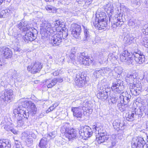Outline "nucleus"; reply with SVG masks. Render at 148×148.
<instances>
[{
    "mask_svg": "<svg viewBox=\"0 0 148 148\" xmlns=\"http://www.w3.org/2000/svg\"><path fill=\"white\" fill-rule=\"evenodd\" d=\"M13 49L15 51H18L20 52L21 49H20L19 46L17 45H14L13 47Z\"/></svg>",
    "mask_w": 148,
    "mask_h": 148,
    "instance_id": "54",
    "label": "nucleus"
},
{
    "mask_svg": "<svg viewBox=\"0 0 148 148\" xmlns=\"http://www.w3.org/2000/svg\"><path fill=\"white\" fill-rule=\"evenodd\" d=\"M62 36V34H57L56 32L52 35H50L48 38L50 40V43L53 46H59L61 44L63 40Z\"/></svg>",
    "mask_w": 148,
    "mask_h": 148,
    "instance_id": "5",
    "label": "nucleus"
},
{
    "mask_svg": "<svg viewBox=\"0 0 148 148\" xmlns=\"http://www.w3.org/2000/svg\"><path fill=\"white\" fill-rule=\"evenodd\" d=\"M42 67L41 64L39 62H36L32 63L27 67L28 71L32 73H34L39 71Z\"/></svg>",
    "mask_w": 148,
    "mask_h": 148,
    "instance_id": "12",
    "label": "nucleus"
},
{
    "mask_svg": "<svg viewBox=\"0 0 148 148\" xmlns=\"http://www.w3.org/2000/svg\"><path fill=\"white\" fill-rule=\"evenodd\" d=\"M119 127L118 128L119 129H122L123 128V126L124 124L122 123H121L120 122V123H119Z\"/></svg>",
    "mask_w": 148,
    "mask_h": 148,
    "instance_id": "62",
    "label": "nucleus"
},
{
    "mask_svg": "<svg viewBox=\"0 0 148 148\" xmlns=\"http://www.w3.org/2000/svg\"><path fill=\"white\" fill-rule=\"evenodd\" d=\"M134 45H135V47H134V48H133V51H132V55H133V53L135 51L136 52V51L137 53H138V51H138V47L137 46H136V44H134ZM136 46H137V45H136Z\"/></svg>",
    "mask_w": 148,
    "mask_h": 148,
    "instance_id": "57",
    "label": "nucleus"
},
{
    "mask_svg": "<svg viewBox=\"0 0 148 148\" xmlns=\"http://www.w3.org/2000/svg\"><path fill=\"white\" fill-rule=\"evenodd\" d=\"M72 35L76 38H77L81 32V29L80 25L77 24L71 25L70 29Z\"/></svg>",
    "mask_w": 148,
    "mask_h": 148,
    "instance_id": "11",
    "label": "nucleus"
},
{
    "mask_svg": "<svg viewBox=\"0 0 148 148\" xmlns=\"http://www.w3.org/2000/svg\"><path fill=\"white\" fill-rule=\"evenodd\" d=\"M133 84L132 86V88H136V89H139L141 90L142 89V86L140 83H139L138 82V83H137L136 84V83Z\"/></svg>",
    "mask_w": 148,
    "mask_h": 148,
    "instance_id": "47",
    "label": "nucleus"
},
{
    "mask_svg": "<svg viewBox=\"0 0 148 148\" xmlns=\"http://www.w3.org/2000/svg\"><path fill=\"white\" fill-rule=\"evenodd\" d=\"M36 137L35 134L32 132H29V133L27 132V136H26V140H25V141L26 143H27L28 144H30L32 143L33 142L31 137H32L34 138H35Z\"/></svg>",
    "mask_w": 148,
    "mask_h": 148,
    "instance_id": "29",
    "label": "nucleus"
},
{
    "mask_svg": "<svg viewBox=\"0 0 148 148\" xmlns=\"http://www.w3.org/2000/svg\"><path fill=\"white\" fill-rule=\"evenodd\" d=\"M111 141L112 146V147L115 145L116 142V140L115 135H113L110 138Z\"/></svg>",
    "mask_w": 148,
    "mask_h": 148,
    "instance_id": "46",
    "label": "nucleus"
},
{
    "mask_svg": "<svg viewBox=\"0 0 148 148\" xmlns=\"http://www.w3.org/2000/svg\"><path fill=\"white\" fill-rule=\"evenodd\" d=\"M92 61L89 58L88 56H85L82 64L86 65H89L92 63Z\"/></svg>",
    "mask_w": 148,
    "mask_h": 148,
    "instance_id": "34",
    "label": "nucleus"
},
{
    "mask_svg": "<svg viewBox=\"0 0 148 148\" xmlns=\"http://www.w3.org/2000/svg\"><path fill=\"white\" fill-rule=\"evenodd\" d=\"M55 132H53L50 134H47V138L49 140L50 138H54L55 137Z\"/></svg>",
    "mask_w": 148,
    "mask_h": 148,
    "instance_id": "50",
    "label": "nucleus"
},
{
    "mask_svg": "<svg viewBox=\"0 0 148 148\" xmlns=\"http://www.w3.org/2000/svg\"><path fill=\"white\" fill-rule=\"evenodd\" d=\"M8 10H9L8 11L9 12V14H10L11 13H13L14 11V8H12V7H9V8L7 9Z\"/></svg>",
    "mask_w": 148,
    "mask_h": 148,
    "instance_id": "58",
    "label": "nucleus"
},
{
    "mask_svg": "<svg viewBox=\"0 0 148 148\" xmlns=\"http://www.w3.org/2000/svg\"><path fill=\"white\" fill-rule=\"evenodd\" d=\"M60 70H56L55 72H53L52 74L54 76L58 75L60 73Z\"/></svg>",
    "mask_w": 148,
    "mask_h": 148,
    "instance_id": "59",
    "label": "nucleus"
},
{
    "mask_svg": "<svg viewBox=\"0 0 148 148\" xmlns=\"http://www.w3.org/2000/svg\"><path fill=\"white\" fill-rule=\"evenodd\" d=\"M18 27L19 29L23 32L30 29L33 30L32 28L29 27L27 22L26 21H21L18 24Z\"/></svg>",
    "mask_w": 148,
    "mask_h": 148,
    "instance_id": "19",
    "label": "nucleus"
},
{
    "mask_svg": "<svg viewBox=\"0 0 148 148\" xmlns=\"http://www.w3.org/2000/svg\"><path fill=\"white\" fill-rule=\"evenodd\" d=\"M17 114H18L17 116V119L18 120L17 123L18 125L21 126L24 124V122L22 120L24 118L27 119L29 116V113H26V114L22 113H18L17 112Z\"/></svg>",
    "mask_w": 148,
    "mask_h": 148,
    "instance_id": "21",
    "label": "nucleus"
},
{
    "mask_svg": "<svg viewBox=\"0 0 148 148\" xmlns=\"http://www.w3.org/2000/svg\"><path fill=\"white\" fill-rule=\"evenodd\" d=\"M140 52L138 51V53L135 51L133 53V56L135 58V60L137 63L141 64L143 63L145 60V56L143 55L140 54Z\"/></svg>",
    "mask_w": 148,
    "mask_h": 148,
    "instance_id": "17",
    "label": "nucleus"
},
{
    "mask_svg": "<svg viewBox=\"0 0 148 148\" xmlns=\"http://www.w3.org/2000/svg\"><path fill=\"white\" fill-rule=\"evenodd\" d=\"M142 31L143 34H148V24H146L143 26Z\"/></svg>",
    "mask_w": 148,
    "mask_h": 148,
    "instance_id": "43",
    "label": "nucleus"
},
{
    "mask_svg": "<svg viewBox=\"0 0 148 148\" xmlns=\"http://www.w3.org/2000/svg\"><path fill=\"white\" fill-rule=\"evenodd\" d=\"M8 11H9V10H8L7 9L3 10L1 11L3 18H6L8 16L9 14Z\"/></svg>",
    "mask_w": 148,
    "mask_h": 148,
    "instance_id": "48",
    "label": "nucleus"
},
{
    "mask_svg": "<svg viewBox=\"0 0 148 148\" xmlns=\"http://www.w3.org/2000/svg\"><path fill=\"white\" fill-rule=\"evenodd\" d=\"M32 102L30 101L27 100L22 101L21 103V105H20L18 106L17 109L14 111V113L17 111L18 113H22L24 114H26L27 112L29 113L28 111L27 110V108L30 106L31 104H32Z\"/></svg>",
    "mask_w": 148,
    "mask_h": 148,
    "instance_id": "8",
    "label": "nucleus"
},
{
    "mask_svg": "<svg viewBox=\"0 0 148 148\" xmlns=\"http://www.w3.org/2000/svg\"><path fill=\"white\" fill-rule=\"evenodd\" d=\"M136 76L134 73L128 74L125 77V79L127 82L131 84H134L136 80Z\"/></svg>",
    "mask_w": 148,
    "mask_h": 148,
    "instance_id": "23",
    "label": "nucleus"
},
{
    "mask_svg": "<svg viewBox=\"0 0 148 148\" xmlns=\"http://www.w3.org/2000/svg\"><path fill=\"white\" fill-rule=\"evenodd\" d=\"M56 106H57L54 104L53 105V106H51L49 108L48 110H47L46 112L47 113L51 111H52L56 107Z\"/></svg>",
    "mask_w": 148,
    "mask_h": 148,
    "instance_id": "53",
    "label": "nucleus"
},
{
    "mask_svg": "<svg viewBox=\"0 0 148 148\" xmlns=\"http://www.w3.org/2000/svg\"><path fill=\"white\" fill-rule=\"evenodd\" d=\"M34 31L36 30L34 29ZM33 30L30 29L27 31L26 34L24 37L23 39L26 42H28L29 41H32L35 40L36 38V34H34Z\"/></svg>",
    "mask_w": 148,
    "mask_h": 148,
    "instance_id": "15",
    "label": "nucleus"
},
{
    "mask_svg": "<svg viewBox=\"0 0 148 148\" xmlns=\"http://www.w3.org/2000/svg\"><path fill=\"white\" fill-rule=\"evenodd\" d=\"M118 58V56L115 55L113 53H110L108 56V58H107L108 60H110L112 59L113 60H116Z\"/></svg>",
    "mask_w": 148,
    "mask_h": 148,
    "instance_id": "39",
    "label": "nucleus"
},
{
    "mask_svg": "<svg viewBox=\"0 0 148 148\" xmlns=\"http://www.w3.org/2000/svg\"><path fill=\"white\" fill-rule=\"evenodd\" d=\"M75 82L76 85L79 87H83L86 82V77L84 75L79 73L76 75Z\"/></svg>",
    "mask_w": 148,
    "mask_h": 148,
    "instance_id": "10",
    "label": "nucleus"
},
{
    "mask_svg": "<svg viewBox=\"0 0 148 148\" xmlns=\"http://www.w3.org/2000/svg\"><path fill=\"white\" fill-rule=\"evenodd\" d=\"M136 117L135 115L134 114V112L132 111L131 112H129L128 114H127L126 116V119L129 121H132L134 120V118Z\"/></svg>",
    "mask_w": 148,
    "mask_h": 148,
    "instance_id": "32",
    "label": "nucleus"
},
{
    "mask_svg": "<svg viewBox=\"0 0 148 148\" xmlns=\"http://www.w3.org/2000/svg\"><path fill=\"white\" fill-rule=\"evenodd\" d=\"M92 129L88 126L81 127L79 131V134L82 137L88 138L90 137L92 134Z\"/></svg>",
    "mask_w": 148,
    "mask_h": 148,
    "instance_id": "13",
    "label": "nucleus"
},
{
    "mask_svg": "<svg viewBox=\"0 0 148 148\" xmlns=\"http://www.w3.org/2000/svg\"><path fill=\"white\" fill-rule=\"evenodd\" d=\"M65 23L58 20L54 22L52 25L48 21H42L41 24L40 33L41 38L44 40L48 39L50 35L57 32H61L66 29Z\"/></svg>",
    "mask_w": 148,
    "mask_h": 148,
    "instance_id": "1",
    "label": "nucleus"
},
{
    "mask_svg": "<svg viewBox=\"0 0 148 148\" xmlns=\"http://www.w3.org/2000/svg\"><path fill=\"white\" fill-rule=\"evenodd\" d=\"M83 26L84 29V38H85L84 40H88L90 36V34L88 30L86 28H85V27L83 25Z\"/></svg>",
    "mask_w": 148,
    "mask_h": 148,
    "instance_id": "37",
    "label": "nucleus"
},
{
    "mask_svg": "<svg viewBox=\"0 0 148 148\" xmlns=\"http://www.w3.org/2000/svg\"><path fill=\"white\" fill-rule=\"evenodd\" d=\"M93 74L97 77H98L100 75H103L102 69L97 70L94 72Z\"/></svg>",
    "mask_w": 148,
    "mask_h": 148,
    "instance_id": "38",
    "label": "nucleus"
},
{
    "mask_svg": "<svg viewBox=\"0 0 148 148\" xmlns=\"http://www.w3.org/2000/svg\"><path fill=\"white\" fill-rule=\"evenodd\" d=\"M56 79L54 78L51 80L50 82L48 83V82H49V81L47 79L45 82L48 84L47 85L48 88H51L54 86L56 84Z\"/></svg>",
    "mask_w": 148,
    "mask_h": 148,
    "instance_id": "33",
    "label": "nucleus"
},
{
    "mask_svg": "<svg viewBox=\"0 0 148 148\" xmlns=\"http://www.w3.org/2000/svg\"><path fill=\"white\" fill-rule=\"evenodd\" d=\"M130 54V53L128 52V51L125 50L123 51L121 54L126 57H128V56H131Z\"/></svg>",
    "mask_w": 148,
    "mask_h": 148,
    "instance_id": "56",
    "label": "nucleus"
},
{
    "mask_svg": "<svg viewBox=\"0 0 148 148\" xmlns=\"http://www.w3.org/2000/svg\"><path fill=\"white\" fill-rule=\"evenodd\" d=\"M54 7L50 5H48L45 7L46 10L49 13L52 12L53 10H54Z\"/></svg>",
    "mask_w": 148,
    "mask_h": 148,
    "instance_id": "49",
    "label": "nucleus"
},
{
    "mask_svg": "<svg viewBox=\"0 0 148 148\" xmlns=\"http://www.w3.org/2000/svg\"><path fill=\"white\" fill-rule=\"evenodd\" d=\"M145 143V141L143 138H134L132 142V146L133 148H143Z\"/></svg>",
    "mask_w": 148,
    "mask_h": 148,
    "instance_id": "9",
    "label": "nucleus"
},
{
    "mask_svg": "<svg viewBox=\"0 0 148 148\" xmlns=\"http://www.w3.org/2000/svg\"><path fill=\"white\" fill-rule=\"evenodd\" d=\"M56 83L58 82H62L63 81V79L61 78H59L57 79L56 78Z\"/></svg>",
    "mask_w": 148,
    "mask_h": 148,
    "instance_id": "63",
    "label": "nucleus"
},
{
    "mask_svg": "<svg viewBox=\"0 0 148 148\" xmlns=\"http://www.w3.org/2000/svg\"><path fill=\"white\" fill-rule=\"evenodd\" d=\"M134 62V60L131 55L128 56L125 62L127 64L130 65L133 64Z\"/></svg>",
    "mask_w": 148,
    "mask_h": 148,
    "instance_id": "40",
    "label": "nucleus"
},
{
    "mask_svg": "<svg viewBox=\"0 0 148 148\" xmlns=\"http://www.w3.org/2000/svg\"><path fill=\"white\" fill-rule=\"evenodd\" d=\"M10 131L12 132L14 134H17V131L13 129V127H12V130H11Z\"/></svg>",
    "mask_w": 148,
    "mask_h": 148,
    "instance_id": "61",
    "label": "nucleus"
},
{
    "mask_svg": "<svg viewBox=\"0 0 148 148\" xmlns=\"http://www.w3.org/2000/svg\"><path fill=\"white\" fill-rule=\"evenodd\" d=\"M134 39V37L132 34H129L125 36L123 39L124 43L127 45H130Z\"/></svg>",
    "mask_w": 148,
    "mask_h": 148,
    "instance_id": "25",
    "label": "nucleus"
},
{
    "mask_svg": "<svg viewBox=\"0 0 148 148\" xmlns=\"http://www.w3.org/2000/svg\"><path fill=\"white\" fill-rule=\"evenodd\" d=\"M108 18L104 13L99 14V17L96 18L93 24L98 29H105L107 25Z\"/></svg>",
    "mask_w": 148,
    "mask_h": 148,
    "instance_id": "3",
    "label": "nucleus"
},
{
    "mask_svg": "<svg viewBox=\"0 0 148 148\" xmlns=\"http://www.w3.org/2000/svg\"><path fill=\"white\" fill-rule=\"evenodd\" d=\"M27 136V133H26L25 132L21 134V139L25 141V140H26Z\"/></svg>",
    "mask_w": 148,
    "mask_h": 148,
    "instance_id": "52",
    "label": "nucleus"
},
{
    "mask_svg": "<svg viewBox=\"0 0 148 148\" xmlns=\"http://www.w3.org/2000/svg\"><path fill=\"white\" fill-rule=\"evenodd\" d=\"M14 97L13 91L11 89H6L2 91L0 96V99L4 101L10 102Z\"/></svg>",
    "mask_w": 148,
    "mask_h": 148,
    "instance_id": "6",
    "label": "nucleus"
},
{
    "mask_svg": "<svg viewBox=\"0 0 148 148\" xmlns=\"http://www.w3.org/2000/svg\"><path fill=\"white\" fill-rule=\"evenodd\" d=\"M105 10L107 14L110 16H111L113 12V9L112 5L110 3H108L105 7Z\"/></svg>",
    "mask_w": 148,
    "mask_h": 148,
    "instance_id": "27",
    "label": "nucleus"
},
{
    "mask_svg": "<svg viewBox=\"0 0 148 148\" xmlns=\"http://www.w3.org/2000/svg\"><path fill=\"white\" fill-rule=\"evenodd\" d=\"M84 106H80L77 107H72L71 111L73 112V116L77 118H81L82 116V112L84 110Z\"/></svg>",
    "mask_w": 148,
    "mask_h": 148,
    "instance_id": "14",
    "label": "nucleus"
},
{
    "mask_svg": "<svg viewBox=\"0 0 148 148\" xmlns=\"http://www.w3.org/2000/svg\"><path fill=\"white\" fill-rule=\"evenodd\" d=\"M120 120L119 119L115 120L113 122V126L114 129H116L119 127Z\"/></svg>",
    "mask_w": 148,
    "mask_h": 148,
    "instance_id": "42",
    "label": "nucleus"
},
{
    "mask_svg": "<svg viewBox=\"0 0 148 148\" xmlns=\"http://www.w3.org/2000/svg\"><path fill=\"white\" fill-rule=\"evenodd\" d=\"M96 139L99 144H101L107 141L108 137V136H104L103 137H99V134L96 135Z\"/></svg>",
    "mask_w": 148,
    "mask_h": 148,
    "instance_id": "31",
    "label": "nucleus"
},
{
    "mask_svg": "<svg viewBox=\"0 0 148 148\" xmlns=\"http://www.w3.org/2000/svg\"><path fill=\"white\" fill-rule=\"evenodd\" d=\"M128 24L129 26H132L135 24L134 21L133 19H130L129 20Z\"/></svg>",
    "mask_w": 148,
    "mask_h": 148,
    "instance_id": "55",
    "label": "nucleus"
},
{
    "mask_svg": "<svg viewBox=\"0 0 148 148\" xmlns=\"http://www.w3.org/2000/svg\"><path fill=\"white\" fill-rule=\"evenodd\" d=\"M111 100H112L111 101H112V102L113 103H115L117 101L116 99H114V98H113Z\"/></svg>",
    "mask_w": 148,
    "mask_h": 148,
    "instance_id": "64",
    "label": "nucleus"
},
{
    "mask_svg": "<svg viewBox=\"0 0 148 148\" xmlns=\"http://www.w3.org/2000/svg\"><path fill=\"white\" fill-rule=\"evenodd\" d=\"M17 114H18L17 116V119L18 120L17 123L18 125L21 126L24 124V122L22 120L24 118L27 119L29 116V113H26V114L22 113H18L17 112Z\"/></svg>",
    "mask_w": 148,
    "mask_h": 148,
    "instance_id": "20",
    "label": "nucleus"
},
{
    "mask_svg": "<svg viewBox=\"0 0 148 148\" xmlns=\"http://www.w3.org/2000/svg\"><path fill=\"white\" fill-rule=\"evenodd\" d=\"M123 88V87L121 85V81L115 79L111 87L112 91L116 94L121 93L119 96L121 104H128L130 101L131 96L127 92H122Z\"/></svg>",
    "mask_w": 148,
    "mask_h": 148,
    "instance_id": "2",
    "label": "nucleus"
},
{
    "mask_svg": "<svg viewBox=\"0 0 148 148\" xmlns=\"http://www.w3.org/2000/svg\"><path fill=\"white\" fill-rule=\"evenodd\" d=\"M0 55L5 58H10L12 55V52L9 48L5 47H0Z\"/></svg>",
    "mask_w": 148,
    "mask_h": 148,
    "instance_id": "16",
    "label": "nucleus"
},
{
    "mask_svg": "<svg viewBox=\"0 0 148 148\" xmlns=\"http://www.w3.org/2000/svg\"><path fill=\"white\" fill-rule=\"evenodd\" d=\"M9 143V141L8 140H0V148H10L11 145Z\"/></svg>",
    "mask_w": 148,
    "mask_h": 148,
    "instance_id": "28",
    "label": "nucleus"
},
{
    "mask_svg": "<svg viewBox=\"0 0 148 148\" xmlns=\"http://www.w3.org/2000/svg\"><path fill=\"white\" fill-rule=\"evenodd\" d=\"M103 75L107 76L110 75L112 72V70L108 68H103L102 69Z\"/></svg>",
    "mask_w": 148,
    "mask_h": 148,
    "instance_id": "35",
    "label": "nucleus"
},
{
    "mask_svg": "<svg viewBox=\"0 0 148 148\" xmlns=\"http://www.w3.org/2000/svg\"><path fill=\"white\" fill-rule=\"evenodd\" d=\"M76 50L75 49H71V51L70 57L71 59L77 64H82L83 60L85 57V54L83 52L82 53H76Z\"/></svg>",
    "mask_w": 148,
    "mask_h": 148,
    "instance_id": "4",
    "label": "nucleus"
},
{
    "mask_svg": "<svg viewBox=\"0 0 148 148\" xmlns=\"http://www.w3.org/2000/svg\"><path fill=\"white\" fill-rule=\"evenodd\" d=\"M128 104H122L121 107L119 108L120 110L122 112L125 111L128 109Z\"/></svg>",
    "mask_w": 148,
    "mask_h": 148,
    "instance_id": "44",
    "label": "nucleus"
},
{
    "mask_svg": "<svg viewBox=\"0 0 148 148\" xmlns=\"http://www.w3.org/2000/svg\"><path fill=\"white\" fill-rule=\"evenodd\" d=\"M132 111L134 112V114L135 115V116H138V117H141L143 114L144 112V110L143 107H141L140 108H134V110Z\"/></svg>",
    "mask_w": 148,
    "mask_h": 148,
    "instance_id": "26",
    "label": "nucleus"
},
{
    "mask_svg": "<svg viewBox=\"0 0 148 148\" xmlns=\"http://www.w3.org/2000/svg\"><path fill=\"white\" fill-rule=\"evenodd\" d=\"M141 90L140 89L132 88L130 90V91L133 92V94L135 95H137L140 93L141 92Z\"/></svg>",
    "mask_w": 148,
    "mask_h": 148,
    "instance_id": "45",
    "label": "nucleus"
},
{
    "mask_svg": "<svg viewBox=\"0 0 148 148\" xmlns=\"http://www.w3.org/2000/svg\"><path fill=\"white\" fill-rule=\"evenodd\" d=\"M62 132L64 133L66 137L70 140L75 138L77 135V132L73 129L69 128H62L61 130Z\"/></svg>",
    "mask_w": 148,
    "mask_h": 148,
    "instance_id": "7",
    "label": "nucleus"
},
{
    "mask_svg": "<svg viewBox=\"0 0 148 148\" xmlns=\"http://www.w3.org/2000/svg\"><path fill=\"white\" fill-rule=\"evenodd\" d=\"M123 15L121 14H119L117 17L116 21L113 24V26L115 25L116 27H120L124 23V20L122 18Z\"/></svg>",
    "mask_w": 148,
    "mask_h": 148,
    "instance_id": "24",
    "label": "nucleus"
},
{
    "mask_svg": "<svg viewBox=\"0 0 148 148\" xmlns=\"http://www.w3.org/2000/svg\"><path fill=\"white\" fill-rule=\"evenodd\" d=\"M30 106L31 111L32 112L33 114H36V113L37 110L35 105L34 103L32 102V104H31Z\"/></svg>",
    "mask_w": 148,
    "mask_h": 148,
    "instance_id": "41",
    "label": "nucleus"
},
{
    "mask_svg": "<svg viewBox=\"0 0 148 148\" xmlns=\"http://www.w3.org/2000/svg\"><path fill=\"white\" fill-rule=\"evenodd\" d=\"M100 126H101V125H99L97 124H96L95 125L93 126V130L95 131V133L96 134H99L100 132H99V130L101 129Z\"/></svg>",
    "mask_w": 148,
    "mask_h": 148,
    "instance_id": "36",
    "label": "nucleus"
},
{
    "mask_svg": "<svg viewBox=\"0 0 148 148\" xmlns=\"http://www.w3.org/2000/svg\"><path fill=\"white\" fill-rule=\"evenodd\" d=\"M4 64V62L3 61V58H0V68L2 67Z\"/></svg>",
    "mask_w": 148,
    "mask_h": 148,
    "instance_id": "60",
    "label": "nucleus"
},
{
    "mask_svg": "<svg viewBox=\"0 0 148 148\" xmlns=\"http://www.w3.org/2000/svg\"><path fill=\"white\" fill-rule=\"evenodd\" d=\"M49 139L46 137L42 138L39 143L38 147L37 148H47L49 147L48 142Z\"/></svg>",
    "mask_w": 148,
    "mask_h": 148,
    "instance_id": "22",
    "label": "nucleus"
},
{
    "mask_svg": "<svg viewBox=\"0 0 148 148\" xmlns=\"http://www.w3.org/2000/svg\"><path fill=\"white\" fill-rule=\"evenodd\" d=\"M127 58V57H126L123 55L121 54L120 55V59L121 61L123 62H125Z\"/></svg>",
    "mask_w": 148,
    "mask_h": 148,
    "instance_id": "51",
    "label": "nucleus"
},
{
    "mask_svg": "<svg viewBox=\"0 0 148 148\" xmlns=\"http://www.w3.org/2000/svg\"><path fill=\"white\" fill-rule=\"evenodd\" d=\"M100 89H103L101 90L97 93V97L99 99L103 101L105 100L108 97V92L106 91L105 88L101 87Z\"/></svg>",
    "mask_w": 148,
    "mask_h": 148,
    "instance_id": "18",
    "label": "nucleus"
},
{
    "mask_svg": "<svg viewBox=\"0 0 148 148\" xmlns=\"http://www.w3.org/2000/svg\"><path fill=\"white\" fill-rule=\"evenodd\" d=\"M1 125H2V127L4 129L8 132H10L12 130V128L13 127L12 124H10L9 123H6L5 121H3L1 123Z\"/></svg>",
    "mask_w": 148,
    "mask_h": 148,
    "instance_id": "30",
    "label": "nucleus"
}]
</instances>
